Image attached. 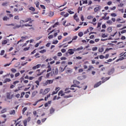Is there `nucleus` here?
<instances>
[{"instance_id": "nucleus-1", "label": "nucleus", "mask_w": 126, "mask_h": 126, "mask_svg": "<svg viewBox=\"0 0 126 126\" xmlns=\"http://www.w3.org/2000/svg\"><path fill=\"white\" fill-rule=\"evenodd\" d=\"M59 72V70H58V68H56L55 69H52L51 70V76H53V75H57Z\"/></svg>"}, {"instance_id": "nucleus-2", "label": "nucleus", "mask_w": 126, "mask_h": 126, "mask_svg": "<svg viewBox=\"0 0 126 126\" xmlns=\"http://www.w3.org/2000/svg\"><path fill=\"white\" fill-rule=\"evenodd\" d=\"M54 82V80H47L43 83V86H47L48 84H52Z\"/></svg>"}, {"instance_id": "nucleus-3", "label": "nucleus", "mask_w": 126, "mask_h": 126, "mask_svg": "<svg viewBox=\"0 0 126 126\" xmlns=\"http://www.w3.org/2000/svg\"><path fill=\"white\" fill-rule=\"evenodd\" d=\"M65 71H66V73H67L68 74V73H71V72H72V69L70 68H66L65 69Z\"/></svg>"}, {"instance_id": "nucleus-4", "label": "nucleus", "mask_w": 126, "mask_h": 126, "mask_svg": "<svg viewBox=\"0 0 126 126\" xmlns=\"http://www.w3.org/2000/svg\"><path fill=\"white\" fill-rule=\"evenodd\" d=\"M101 7L100 5H98L97 7L94 8V12H97V11H99V10H101Z\"/></svg>"}, {"instance_id": "nucleus-5", "label": "nucleus", "mask_w": 126, "mask_h": 126, "mask_svg": "<svg viewBox=\"0 0 126 126\" xmlns=\"http://www.w3.org/2000/svg\"><path fill=\"white\" fill-rule=\"evenodd\" d=\"M12 97H13V94L11 95L10 93H7V99H12Z\"/></svg>"}, {"instance_id": "nucleus-6", "label": "nucleus", "mask_w": 126, "mask_h": 126, "mask_svg": "<svg viewBox=\"0 0 126 126\" xmlns=\"http://www.w3.org/2000/svg\"><path fill=\"white\" fill-rule=\"evenodd\" d=\"M115 72V69L114 68H112L110 70H109L108 72V75H111V74H113Z\"/></svg>"}, {"instance_id": "nucleus-7", "label": "nucleus", "mask_w": 126, "mask_h": 126, "mask_svg": "<svg viewBox=\"0 0 126 126\" xmlns=\"http://www.w3.org/2000/svg\"><path fill=\"white\" fill-rule=\"evenodd\" d=\"M101 84H102L101 81H99V82H97L96 84H94V88H97V87H99V86L101 85Z\"/></svg>"}, {"instance_id": "nucleus-8", "label": "nucleus", "mask_w": 126, "mask_h": 126, "mask_svg": "<svg viewBox=\"0 0 126 126\" xmlns=\"http://www.w3.org/2000/svg\"><path fill=\"white\" fill-rule=\"evenodd\" d=\"M110 77H106L105 78H104V77H102L101 78V80H102V83H104V82H106V81H107V80H109V79H110Z\"/></svg>"}, {"instance_id": "nucleus-9", "label": "nucleus", "mask_w": 126, "mask_h": 126, "mask_svg": "<svg viewBox=\"0 0 126 126\" xmlns=\"http://www.w3.org/2000/svg\"><path fill=\"white\" fill-rule=\"evenodd\" d=\"M116 21L117 22H119V23H125V21L123 20V18H118L117 20H116Z\"/></svg>"}, {"instance_id": "nucleus-10", "label": "nucleus", "mask_w": 126, "mask_h": 126, "mask_svg": "<svg viewBox=\"0 0 126 126\" xmlns=\"http://www.w3.org/2000/svg\"><path fill=\"white\" fill-rule=\"evenodd\" d=\"M40 71H41L40 69H37L36 70V75L37 76H40V75H42V74H43L42 72H40Z\"/></svg>"}, {"instance_id": "nucleus-11", "label": "nucleus", "mask_w": 126, "mask_h": 126, "mask_svg": "<svg viewBox=\"0 0 126 126\" xmlns=\"http://www.w3.org/2000/svg\"><path fill=\"white\" fill-rule=\"evenodd\" d=\"M48 92H50V89H46L43 93H42V92L40 91V93L43 94V95H45V94H47V93H48Z\"/></svg>"}, {"instance_id": "nucleus-12", "label": "nucleus", "mask_w": 126, "mask_h": 126, "mask_svg": "<svg viewBox=\"0 0 126 126\" xmlns=\"http://www.w3.org/2000/svg\"><path fill=\"white\" fill-rule=\"evenodd\" d=\"M48 65L47 66V68H48L47 70V72H50L51 70H52V68L51 67V65H50V63H48Z\"/></svg>"}, {"instance_id": "nucleus-13", "label": "nucleus", "mask_w": 126, "mask_h": 126, "mask_svg": "<svg viewBox=\"0 0 126 126\" xmlns=\"http://www.w3.org/2000/svg\"><path fill=\"white\" fill-rule=\"evenodd\" d=\"M31 20V18H27L25 20L21 21V22H24V23H26Z\"/></svg>"}, {"instance_id": "nucleus-14", "label": "nucleus", "mask_w": 126, "mask_h": 126, "mask_svg": "<svg viewBox=\"0 0 126 126\" xmlns=\"http://www.w3.org/2000/svg\"><path fill=\"white\" fill-rule=\"evenodd\" d=\"M40 66H41V64H38L36 65V66H34L32 67V69L35 70V69H37V68H40Z\"/></svg>"}, {"instance_id": "nucleus-15", "label": "nucleus", "mask_w": 126, "mask_h": 126, "mask_svg": "<svg viewBox=\"0 0 126 126\" xmlns=\"http://www.w3.org/2000/svg\"><path fill=\"white\" fill-rule=\"evenodd\" d=\"M58 95H59V96H64L65 94H64V93H63V91H60L59 92V93H58Z\"/></svg>"}, {"instance_id": "nucleus-16", "label": "nucleus", "mask_w": 126, "mask_h": 126, "mask_svg": "<svg viewBox=\"0 0 126 126\" xmlns=\"http://www.w3.org/2000/svg\"><path fill=\"white\" fill-rule=\"evenodd\" d=\"M68 53L69 55H73L74 54V52L73 51V49H70L68 50Z\"/></svg>"}, {"instance_id": "nucleus-17", "label": "nucleus", "mask_w": 126, "mask_h": 126, "mask_svg": "<svg viewBox=\"0 0 126 126\" xmlns=\"http://www.w3.org/2000/svg\"><path fill=\"white\" fill-rule=\"evenodd\" d=\"M74 19H75L76 21H79V18H78V17L76 13L74 15Z\"/></svg>"}, {"instance_id": "nucleus-18", "label": "nucleus", "mask_w": 126, "mask_h": 126, "mask_svg": "<svg viewBox=\"0 0 126 126\" xmlns=\"http://www.w3.org/2000/svg\"><path fill=\"white\" fill-rule=\"evenodd\" d=\"M25 26L26 27H32V25H29V24H25V25H23L22 26V28H23V27Z\"/></svg>"}, {"instance_id": "nucleus-19", "label": "nucleus", "mask_w": 126, "mask_h": 126, "mask_svg": "<svg viewBox=\"0 0 126 126\" xmlns=\"http://www.w3.org/2000/svg\"><path fill=\"white\" fill-rule=\"evenodd\" d=\"M67 66V65L65 66L64 68H63L62 67H60L59 68L60 70L61 71V72H63V71H64V69H65V68H66V67Z\"/></svg>"}, {"instance_id": "nucleus-20", "label": "nucleus", "mask_w": 126, "mask_h": 126, "mask_svg": "<svg viewBox=\"0 0 126 126\" xmlns=\"http://www.w3.org/2000/svg\"><path fill=\"white\" fill-rule=\"evenodd\" d=\"M9 19V18L6 16H5L4 17H3V21H7Z\"/></svg>"}, {"instance_id": "nucleus-21", "label": "nucleus", "mask_w": 126, "mask_h": 126, "mask_svg": "<svg viewBox=\"0 0 126 126\" xmlns=\"http://www.w3.org/2000/svg\"><path fill=\"white\" fill-rule=\"evenodd\" d=\"M73 83L74 84H76L77 85H79V84H80V82L76 80L73 81Z\"/></svg>"}, {"instance_id": "nucleus-22", "label": "nucleus", "mask_w": 126, "mask_h": 126, "mask_svg": "<svg viewBox=\"0 0 126 126\" xmlns=\"http://www.w3.org/2000/svg\"><path fill=\"white\" fill-rule=\"evenodd\" d=\"M94 68V67H93V65H90L89 66V68L88 69V71H89L90 70H92Z\"/></svg>"}, {"instance_id": "nucleus-23", "label": "nucleus", "mask_w": 126, "mask_h": 126, "mask_svg": "<svg viewBox=\"0 0 126 126\" xmlns=\"http://www.w3.org/2000/svg\"><path fill=\"white\" fill-rule=\"evenodd\" d=\"M98 52H99V53H103V52H104V48L101 47L98 48Z\"/></svg>"}, {"instance_id": "nucleus-24", "label": "nucleus", "mask_w": 126, "mask_h": 126, "mask_svg": "<svg viewBox=\"0 0 126 126\" xmlns=\"http://www.w3.org/2000/svg\"><path fill=\"white\" fill-rule=\"evenodd\" d=\"M4 113H6V108H3L1 111V114H4Z\"/></svg>"}, {"instance_id": "nucleus-25", "label": "nucleus", "mask_w": 126, "mask_h": 126, "mask_svg": "<svg viewBox=\"0 0 126 126\" xmlns=\"http://www.w3.org/2000/svg\"><path fill=\"white\" fill-rule=\"evenodd\" d=\"M69 89H68V88H66V89H65V92L64 93V94H66L67 93H70V91H69V90L68 91Z\"/></svg>"}, {"instance_id": "nucleus-26", "label": "nucleus", "mask_w": 126, "mask_h": 126, "mask_svg": "<svg viewBox=\"0 0 126 126\" xmlns=\"http://www.w3.org/2000/svg\"><path fill=\"white\" fill-rule=\"evenodd\" d=\"M26 111H27V107L24 108L22 110L23 115H24V114H25V112H26Z\"/></svg>"}, {"instance_id": "nucleus-27", "label": "nucleus", "mask_w": 126, "mask_h": 126, "mask_svg": "<svg viewBox=\"0 0 126 126\" xmlns=\"http://www.w3.org/2000/svg\"><path fill=\"white\" fill-rule=\"evenodd\" d=\"M101 37H102V38H106L107 37H108V34L107 33H102Z\"/></svg>"}, {"instance_id": "nucleus-28", "label": "nucleus", "mask_w": 126, "mask_h": 126, "mask_svg": "<svg viewBox=\"0 0 126 126\" xmlns=\"http://www.w3.org/2000/svg\"><path fill=\"white\" fill-rule=\"evenodd\" d=\"M8 4V2H4L2 3V6H7Z\"/></svg>"}, {"instance_id": "nucleus-29", "label": "nucleus", "mask_w": 126, "mask_h": 126, "mask_svg": "<svg viewBox=\"0 0 126 126\" xmlns=\"http://www.w3.org/2000/svg\"><path fill=\"white\" fill-rule=\"evenodd\" d=\"M55 112V109H54L53 107H52L50 110V114H53Z\"/></svg>"}, {"instance_id": "nucleus-30", "label": "nucleus", "mask_w": 126, "mask_h": 126, "mask_svg": "<svg viewBox=\"0 0 126 126\" xmlns=\"http://www.w3.org/2000/svg\"><path fill=\"white\" fill-rule=\"evenodd\" d=\"M106 23L109 25H112L113 24V22H112L111 20H108L106 22Z\"/></svg>"}, {"instance_id": "nucleus-31", "label": "nucleus", "mask_w": 126, "mask_h": 126, "mask_svg": "<svg viewBox=\"0 0 126 126\" xmlns=\"http://www.w3.org/2000/svg\"><path fill=\"white\" fill-rule=\"evenodd\" d=\"M10 115H15V110H12L9 112Z\"/></svg>"}, {"instance_id": "nucleus-32", "label": "nucleus", "mask_w": 126, "mask_h": 126, "mask_svg": "<svg viewBox=\"0 0 126 126\" xmlns=\"http://www.w3.org/2000/svg\"><path fill=\"white\" fill-rule=\"evenodd\" d=\"M20 27H22L21 25H16L15 27H13V29H16V28H20Z\"/></svg>"}, {"instance_id": "nucleus-33", "label": "nucleus", "mask_w": 126, "mask_h": 126, "mask_svg": "<svg viewBox=\"0 0 126 126\" xmlns=\"http://www.w3.org/2000/svg\"><path fill=\"white\" fill-rule=\"evenodd\" d=\"M5 44H7V40H4L2 41V45H5Z\"/></svg>"}, {"instance_id": "nucleus-34", "label": "nucleus", "mask_w": 126, "mask_h": 126, "mask_svg": "<svg viewBox=\"0 0 126 126\" xmlns=\"http://www.w3.org/2000/svg\"><path fill=\"white\" fill-rule=\"evenodd\" d=\"M46 52H47V50H45V49H43L42 50H41L39 51V53L40 54H44V53H46Z\"/></svg>"}, {"instance_id": "nucleus-35", "label": "nucleus", "mask_w": 126, "mask_h": 126, "mask_svg": "<svg viewBox=\"0 0 126 126\" xmlns=\"http://www.w3.org/2000/svg\"><path fill=\"white\" fill-rule=\"evenodd\" d=\"M27 120H25L24 121H23V123H24V126H27Z\"/></svg>"}, {"instance_id": "nucleus-36", "label": "nucleus", "mask_w": 126, "mask_h": 126, "mask_svg": "<svg viewBox=\"0 0 126 126\" xmlns=\"http://www.w3.org/2000/svg\"><path fill=\"white\" fill-rule=\"evenodd\" d=\"M71 87H78V88H81V87H80L79 86H77L76 84H74V85H72L71 86Z\"/></svg>"}, {"instance_id": "nucleus-37", "label": "nucleus", "mask_w": 126, "mask_h": 126, "mask_svg": "<svg viewBox=\"0 0 126 126\" xmlns=\"http://www.w3.org/2000/svg\"><path fill=\"white\" fill-rule=\"evenodd\" d=\"M67 12L70 14H73V13H74V12L72 11L71 10H70V9L67 10Z\"/></svg>"}, {"instance_id": "nucleus-38", "label": "nucleus", "mask_w": 126, "mask_h": 126, "mask_svg": "<svg viewBox=\"0 0 126 126\" xmlns=\"http://www.w3.org/2000/svg\"><path fill=\"white\" fill-rule=\"evenodd\" d=\"M58 43H59V41L56 40L53 41L52 44H54V45H57V44H58Z\"/></svg>"}, {"instance_id": "nucleus-39", "label": "nucleus", "mask_w": 126, "mask_h": 126, "mask_svg": "<svg viewBox=\"0 0 126 126\" xmlns=\"http://www.w3.org/2000/svg\"><path fill=\"white\" fill-rule=\"evenodd\" d=\"M20 42H24V40L23 39V38H22V36L21 37V39L19 41H18L17 44H19Z\"/></svg>"}, {"instance_id": "nucleus-40", "label": "nucleus", "mask_w": 126, "mask_h": 126, "mask_svg": "<svg viewBox=\"0 0 126 126\" xmlns=\"http://www.w3.org/2000/svg\"><path fill=\"white\" fill-rule=\"evenodd\" d=\"M107 30H108V32H109V33H111V32H112V31H113V30H112V28H111V27L108 28L107 29Z\"/></svg>"}, {"instance_id": "nucleus-41", "label": "nucleus", "mask_w": 126, "mask_h": 126, "mask_svg": "<svg viewBox=\"0 0 126 126\" xmlns=\"http://www.w3.org/2000/svg\"><path fill=\"white\" fill-rule=\"evenodd\" d=\"M29 9L30 10H32V11H35V8L33 7H31Z\"/></svg>"}, {"instance_id": "nucleus-42", "label": "nucleus", "mask_w": 126, "mask_h": 126, "mask_svg": "<svg viewBox=\"0 0 126 126\" xmlns=\"http://www.w3.org/2000/svg\"><path fill=\"white\" fill-rule=\"evenodd\" d=\"M78 36H79V37H82V36H83V32H80L78 33Z\"/></svg>"}, {"instance_id": "nucleus-43", "label": "nucleus", "mask_w": 126, "mask_h": 126, "mask_svg": "<svg viewBox=\"0 0 126 126\" xmlns=\"http://www.w3.org/2000/svg\"><path fill=\"white\" fill-rule=\"evenodd\" d=\"M97 50H98V47H93L92 48V50L94 51H97Z\"/></svg>"}, {"instance_id": "nucleus-44", "label": "nucleus", "mask_w": 126, "mask_h": 126, "mask_svg": "<svg viewBox=\"0 0 126 126\" xmlns=\"http://www.w3.org/2000/svg\"><path fill=\"white\" fill-rule=\"evenodd\" d=\"M81 50H83V47L82 46H81L77 49V51H81Z\"/></svg>"}, {"instance_id": "nucleus-45", "label": "nucleus", "mask_w": 126, "mask_h": 126, "mask_svg": "<svg viewBox=\"0 0 126 126\" xmlns=\"http://www.w3.org/2000/svg\"><path fill=\"white\" fill-rule=\"evenodd\" d=\"M4 53H5L4 50H2V51H1V53H0V56H3V55H4Z\"/></svg>"}, {"instance_id": "nucleus-46", "label": "nucleus", "mask_w": 126, "mask_h": 126, "mask_svg": "<svg viewBox=\"0 0 126 126\" xmlns=\"http://www.w3.org/2000/svg\"><path fill=\"white\" fill-rule=\"evenodd\" d=\"M14 19L16 20H19V16H15L14 17Z\"/></svg>"}, {"instance_id": "nucleus-47", "label": "nucleus", "mask_w": 126, "mask_h": 126, "mask_svg": "<svg viewBox=\"0 0 126 126\" xmlns=\"http://www.w3.org/2000/svg\"><path fill=\"white\" fill-rule=\"evenodd\" d=\"M35 4L36 5V7H39V2L38 1L35 2Z\"/></svg>"}, {"instance_id": "nucleus-48", "label": "nucleus", "mask_w": 126, "mask_h": 126, "mask_svg": "<svg viewBox=\"0 0 126 126\" xmlns=\"http://www.w3.org/2000/svg\"><path fill=\"white\" fill-rule=\"evenodd\" d=\"M50 75H51V72H49L46 74L47 78H50Z\"/></svg>"}, {"instance_id": "nucleus-49", "label": "nucleus", "mask_w": 126, "mask_h": 126, "mask_svg": "<svg viewBox=\"0 0 126 126\" xmlns=\"http://www.w3.org/2000/svg\"><path fill=\"white\" fill-rule=\"evenodd\" d=\"M99 59H100V60H103V59H105V56L103 55H100Z\"/></svg>"}, {"instance_id": "nucleus-50", "label": "nucleus", "mask_w": 126, "mask_h": 126, "mask_svg": "<svg viewBox=\"0 0 126 126\" xmlns=\"http://www.w3.org/2000/svg\"><path fill=\"white\" fill-rule=\"evenodd\" d=\"M124 59H125V58L121 57L120 59H119L117 60V62H119V61H123V60H124Z\"/></svg>"}, {"instance_id": "nucleus-51", "label": "nucleus", "mask_w": 126, "mask_h": 126, "mask_svg": "<svg viewBox=\"0 0 126 126\" xmlns=\"http://www.w3.org/2000/svg\"><path fill=\"white\" fill-rule=\"evenodd\" d=\"M12 72H13L14 73H15V72H16V69H14V68H12L11 69Z\"/></svg>"}, {"instance_id": "nucleus-52", "label": "nucleus", "mask_w": 126, "mask_h": 126, "mask_svg": "<svg viewBox=\"0 0 126 126\" xmlns=\"http://www.w3.org/2000/svg\"><path fill=\"white\" fill-rule=\"evenodd\" d=\"M61 61H65V60H66V58L64 57H62L61 58Z\"/></svg>"}, {"instance_id": "nucleus-53", "label": "nucleus", "mask_w": 126, "mask_h": 126, "mask_svg": "<svg viewBox=\"0 0 126 126\" xmlns=\"http://www.w3.org/2000/svg\"><path fill=\"white\" fill-rule=\"evenodd\" d=\"M62 55L63 54L61 52H58L57 53L58 57H62Z\"/></svg>"}, {"instance_id": "nucleus-54", "label": "nucleus", "mask_w": 126, "mask_h": 126, "mask_svg": "<svg viewBox=\"0 0 126 126\" xmlns=\"http://www.w3.org/2000/svg\"><path fill=\"white\" fill-rule=\"evenodd\" d=\"M7 15L10 18L13 17V15L11 14H7Z\"/></svg>"}, {"instance_id": "nucleus-55", "label": "nucleus", "mask_w": 126, "mask_h": 126, "mask_svg": "<svg viewBox=\"0 0 126 126\" xmlns=\"http://www.w3.org/2000/svg\"><path fill=\"white\" fill-rule=\"evenodd\" d=\"M57 25H59V23L58 22L55 23V25H54L53 26V28H55V27H57Z\"/></svg>"}, {"instance_id": "nucleus-56", "label": "nucleus", "mask_w": 126, "mask_h": 126, "mask_svg": "<svg viewBox=\"0 0 126 126\" xmlns=\"http://www.w3.org/2000/svg\"><path fill=\"white\" fill-rule=\"evenodd\" d=\"M81 20L82 21H84V17L83 16V15H81Z\"/></svg>"}, {"instance_id": "nucleus-57", "label": "nucleus", "mask_w": 126, "mask_h": 126, "mask_svg": "<svg viewBox=\"0 0 126 126\" xmlns=\"http://www.w3.org/2000/svg\"><path fill=\"white\" fill-rule=\"evenodd\" d=\"M60 90H61V88H60V87L56 88L55 91L58 92Z\"/></svg>"}, {"instance_id": "nucleus-58", "label": "nucleus", "mask_w": 126, "mask_h": 126, "mask_svg": "<svg viewBox=\"0 0 126 126\" xmlns=\"http://www.w3.org/2000/svg\"><path fill=\"white\" fill-rule=\"evenodd\" d=\"M35 83H36V84H37V85L38 86H39V84H40V82L37 80V81H36L35 82Z\"/></svg>"}, {"instance_id": "nucleus-59", "label": "nucleus", "mask_w": 126, "mask_h": 126, "mask_svg": "<svg viewBox=\"0 0 126 126\" xmlns=\"http://www.w3.org/2000/svg\"><path fill=\"white\" fill-rule=\"evenodd\" d=\"M111 16H112L113 17H116V16H117V14H116V13H112L111 14Z\"/></svg>"}, {"instance_id": "nucleus-60", "label": "nucleus", "mask_w": 126, "mask_h": 126, "mask_svg": "<svg viewBox=\"0 0 126 126\" xmlns=\"http://www.w3.org/2000/svg\"><path fill=\"white\" fill-rule=\"evenodd\" d=\"M62 38H63V36H62V35H59V36H58V39L59 40H62Z\"/></svg>"}, {"instance_id": "nucleus-61", "label": "nucleus", "mask_w": 126, "mask_h": 126, "mask_svg": "<svg viewBox=\"0 0 126 126\" xmlns=\"http://www.w3.org/2000/svg\"><path fill=\"white\" fill-rule=\"evenodd\" d=\"M29 49H30V47H26L24 49V51H28V50H29Z\"/></svg>"}, {"instance_id": "nucleus-62", "label": "nucleus", "mask_w": 126, "mask_h": 126, "mask_svg": "<svg viewBox=\"0 0 126 126\" xmlns=\"http://www.w3.org/2000/svg\"><path fill=\"white\" fill-rule=\"evenodd\" d=\"M54 38V35H50L48 36L49 39H53Z\"/></svg>"}, {"instance_id": "nucleus-63", "label": "nucleus", "mask_w": 126, "mask_h": 126, "mask_svg": "<svg viewBox=\"0 0 126 126\" xmlns=\"http://www.w3.org/2000/svg\"><path fill=\"white\" fill-rule=\"evenodd\" d=\"M121 34H124V33H126V30H124L121 32Z\"/></svg>"}, {"instance_id": "nucleus-64", "label": "nucleus", "mask_w": 126, "mask_h": 126, "mask_svg": "<svg viewBox=\"0 0 126 126\" xmlns=\"http://www.w3.org/2000/svg\"><path fill=\"white\" fill-rule=\"evenodd\" d=\"M78 37L77 36H75L73 37V38H72V40L73 41L74 40H76V39H77Z\"/></svg>"}]
</instances>
